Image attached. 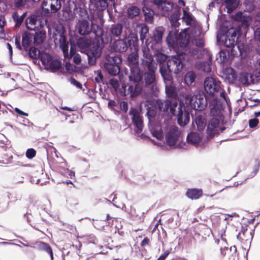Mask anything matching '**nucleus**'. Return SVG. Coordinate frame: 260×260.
<instances>
[{
	"label": "nucleus",
	"mask_w": 260,
	"mask_h": 260,
	"mask_svg": "<svg viewBox=\"0 0 260 260\" xmlns=\"http://www.w3.org/2000/svg\"><path fill=\"white\" fill-rule=\"evenodd\" d=\"M149 126L151 134L157 139L162 140L164 139V131H166V140L167 143L170 146H174L180 136V131L178 128L174 125H167L165 124L160 125L157 122L153 121L150 118Z\"/></svg>",
	"instance_id": "obj_3"
},
{
	"label": "nucleus",
	"mask_w": 260,
	"mask_h": 260,
	"mask_svg": "<svg viewBox=\"0 0 260 260\" xmlns=\"http://www.w3.org/2000/svg\"><path fill=\"white\" fill-rule=\"evenodd\" d=\"M195 123L199 131L204 130L206 126V120L204 115H197L195 119Z\"/></svg>",
	"instance_id": "obj_29"
},
{
	"label": "nucleus",
	"mask_w": 260,
	"mask_h": 260,
	"mask_svg": "<svg viewBox=\"0 0 260 260\" xmlns=\"http://www.w3.org/2000/svg\"><path fill=\"white\" fill-rule=\"evenodd\" d=\"M154 72H155L149 71V73H145L144 80L146 85H148L153 83L155 80Z\"/></svg>",
	"instance_id": "obj_38"
},
{
	"label": "nucleus",
	"mask_w": 260,
	"mask_h": 260,
	"mask_svg": "<svg viewBox=\"0 0 260 260\" xmlns=\"http://www.w3.org/2000/svg\"><path fill=\"white\" fill-rule=\"evenodd\" d=\"M233 18L235 20L241 22L238 35L239 36L245 35L246 32V29L249 25L250 22L251 20V17L250 15L239 12L233 16Z\"/></svg>",
	"instance_id": "obj_13"
},
{
	"label": "nucleus",
	"mask_w": 260,
	"mask_h": 260,
	"mask_svg": "<svg viewBox=\"0 0 260 260\" xmlns=\"http://www.w3.org/2000/svg\"><path fill=\"white\" fill-rule=\"evenodd\" d=\"M148 32V29L147 27L144 26L142 28L141 34V40L143 41V40L146 38V35Z\"/></svg>",
	"instance_id": "obj_48"
},
{
	"label": "nucleus",
	"mask_w": 260,
	"mask_h": 260,
	"mask_svg": "<svg viewBox=\"0 0 260 260\" xmlns=\"http://www.w3.org/2000/svg\"><path fill=\"white\" fill-rule=\"evenodd\" d=\"M175 103H177L175 100L172 101H158L157 102V105L160 110L165 111L168 110L169 108L171 109L173 104Z\"/></svg>",
	"instance_id": "obj_28"
},
{
	"label": "nucleus",
	"mask_w": 260,
	"mask_h": 260,
	"mask_svg": "<svg viewBox=\"0 0 260 260\" xmlns=\"http://www.w3.org/2000/svg\"><path fill=\"white\" fill-rule=\"evenodd\" d=\"M110 83L111 86L115 89L117 90L119 87V83L117 80L115 79H111L110 81Z\"/></svg>",
	"instance_id": "obj_50"
},
{
	"label": "nucleus",
	"mask_w": 260,
	"mask_h": 260,
	"mask_svg": "<svg viewBox=\"0 0 260 260\" xmlns=\"http://www.w3.org/2000/svg\"><path fill=\"white\" fill-rule=\"evenodd\" d=\"M130 114L132 116V120L137 127V129L135 130L136 135L138 137H141L143 136L142 134H141V133L143 129V124L140 113L136 110H132Z\"/></svg>",
	"instance_id": "obj_16"
},
{
	"label": "nucleus",
	"mask_w": 260,
	"mask_h": 260,
	"mask_svg": "<svg viewBox=\"0 0 260 260\" xmlns=\"http://www.w3.org/2000/svg\"><path fill=\"white\" fill-rule=\"evenodd\" d=\"M238 238L250 243L253 238V232L251 230H243L237 236Z\"/></svg>",
	"instance_id": "obj_24"
},
{
	"label": "nucleus",
	"mask_w": 260,
	"mask_h": 260,
	"mask_svg": "<svg viewBox=\"0 0 260 260\" xmlns=\"http://www.w3.org/2000/svg\"><path fill=\"white\" fill-rule=\"evenodd\" d=\"M162 37V31L160 29H156L153 32V41L156 44H158L161 41Z\"/></svg>",
	"instance_id": "obj_39"
},
{
	"label": "nucleus",
	"mask_w": 260,
	"mask_h": 260,
	"mask_svg": "<svg viewBox=\"0 0 260 260\" xmlns=\"http://www.w3.org/2000/svg\"><path fill=\"white\" fill-rule=\"evenodd\" d=\"M222 77L228 83H232L235 80L237 76L232 68H228L223 70Z\"/></svg>",
	"instance_id": "obj_21"
},
{
	"label": "nucleus",
	"mask_w": 260,
	"mask_h": 260,
	"mask_svg": "<svg viewBox=\"0 0 260 260\" xmlns=\"http://www.w3.org/2000/svg\"><path fill=\"white\" fill-rule=\"evenodd\" d=\"M210 113L213 116H220L223 111V107L221 103L216 99H214L210 104Z\"/></svg>",
	"instance_id": "obj_19"
},
{
	"label": "nucleus",
	"mask_w": 260,
	"mask_h": 260,
	"mask_svg": "<svg viewBox=\"0 0 260 260\" xmlns=\"http://www.w3.org/2000/svg\"><path fill=\"white\" fill-rule=\"evenodd\" d=\"M225 226H222L219 227L218 228V235L224 241H225V239L224 237V236H225Z\"/></svg>",
	"instance_id": "obj_46"
},
{
	"label": "nucleus",
	"mask_w": 260,
	"mask_h": 260,
	"mask_svg": "<svg viewBox=\"0 0 260 260\" xmlns=\"http://www.w3.org/2000/svg\"><path fill=\"white\" fill-rule=\"evenodd\" d=\"M81 61V58L79 54H76L74 56V61L76 64H79Z\"/></svg>",
	"instance_id": "obj_54"
},
{
	"label": "nucleus",
	"mask_w": 260,
	"mask_h": 260,
	"mask_svg": "<svg viewBox=\"0 0 260 260\" xmlns=\"http://www.w3.org/2000/svg\"><path fill=\"white\" fill-rule=\"evenodd\" d=\"M202 190L198 189H188L186 194L188 198L191 200H197L202 196Z\"/></svg>",
	"instance_id": "obj_30"
},
{
	"label": "nucleus",
	"mask_w": 260,
	"mask_h": 260,
	"mask_svg": "<svg viewBox=\"0 0 260 260\" xmlns=\"http://www.w3.org/2000/svg\"><path fill=\"white\" fill-rule=\"evenodd\" d=\"M45 37L46 34L44 31L41 30L36 32L35 35H33L34 44L35 45L41 44L45 40Z\"/></svg>",
	"instance_id": "obj_31"
},
{
	"label": "nucleus",
	"mask_w": 260,
	"mask_h": 260,
	"mask_svg": "<svg viewBox=\"0 0 260 260\" xmlns=\"http://www.w3.org/2000/svg\"><path fill=\"white\" fill-rule=\"evenodd\" d=\"M65 66H66V70L68 71L71 72V71H73V66L70 62H67L66 63Z\"/></svg>",
	"instance_id": "obj_55"
},
{
	"label": "nucleus",
	"mask_w": 260,
	"mask_h": 260,
	"mask_svg": "<svg viewBox=\"0 0 260 260\" xmlns=\"http://www.w3.org/2000/svg\"><path fill=\"white\" fill-rule=\"evenodd\" d=\"M204 88L207 94L214 96L220 92V96L225 102L227 103V100L224 92L222 91L221 82L217 79L213 77H207L204 81Z\"/></svg>",
	"instance_id": "obj_6"
},
{
	"label": "nucleus",
	"mask_w": 260,
	"mask_h": 260,
	"mask_svg": "<svg viewBox=\"0 0 260 260\" xmlns=\"http://www.w3.org/2000/svg\"><path fill=\"white\" fill-rule=\"evenodd\" d=\"M231 52L233 54L236 55H243L245 52V46L243 43L240 41L238 42L233 46L232 48Z\"/></svg>",
	"instance_id": "obj_25"
},
{
	"label": "nucleus",
	"mask_w": 260,
	"mask_h": 260,
	"mask_svg": "<svg viewBox=\"0 0 260 260\" xmlns=\"http://www.w3.org/2000/svg\"><path fill=\"white\" fill-rule=\"evenodd\" d=\"M61 7L60 0H44L42 4V10L47 16L57 12Z\"/></svg>",
	"instance_id": "obj_11"
},
{
	"label": "nucleus",
	"mask_w": 260,
	"mask_h": 260,
	"mask_svg": "<svg viewBox=\"0 0 260 260\" xmlns=\"http://www.w3.org/2000/svg\"><path fill=\"white\" fill-rule=\"evenodd\" d=\"M59 45L60 48L62 49L65 56L71 57L74 53L72 48H71L70 55H68V43L64 36L60 35L59 39Z\"/></svg>",
	"instance_id": "obj_22"
},
{
	"label": "nucleus",
	"mask_w": 260,
	"mask_h": 260,
	"mask_svg": "<svg viewBox=\"0 0 260 260\" xmlns=\"http://www.w3.org/2000/svg\"><path fill=\"white\" fill-rule=\"evenodd\" d=\"M153 45H150L149 44L146 46H144L143 48V57L142 59H147L149 58H152V55L150 51V49H153Z\"/></svg>",
	"instance_id": "obj_37"
},
{
	"label": "nucleus",
	"mask_w": 260,
	"mask_h": 260,
	"mask_svg": "<svg viewBox=\"0 0 260 260\" xmlns=\"http://www.w3.org/2000/svg\"><path fill=\"white\" fill-rule=\"evenodd\" d=\"M92 43V41L87 37H82L77 40V46L81 49H87Z\"/></svg>",
	"instance_id": "obj_26"
},
{
	"label": "nucleus",
	"mask_w": 260,
	"mask_h": 260,
	"mask_svg": "<svg viewBox=\"0 0 260 260\" xmlns=\"http://www.w3.org/2000/svg\"><path fill=\"white\" fill-rule=\"evenodd\" d=\"M250 76L247 73H243L240 77L239 80L243 84H249L251 80Z\"/></svg>",
	"instance_id": "obj_44"
},
{
	"label": "nucleus",
	"mask_w": 260,
	"mask_h": 260,
	"mask_svg": "<svg viewBox=\"0 0 260 260\" xmlns=\"http://www.w3.org/2000/svg\"><path fill=\"white\" fill-rule=\"evenodd\" d=\"M71 82L72 84L76 86L77 88L81 89L82 85L75 79H72L71 81Z\"/></svg>",
	"instance_id": "obj_53"
},
{
	"label": "nucleus",
	"mask_w": 260,
	"mask_h": 260,
	"mask_svg": "<svg viewBox=\"0 0 260 260\" xmlns=\"http://www.w3.org/2000/svg\"><path fill=\"white\" fill-rule=\"evenodd\" d=\"M183 12L182 19L189 27L181 31L174 39L172 38L173 35L170 33L167 38L168 44L173 47L180 46L185 48L189 42H192L197 46H203L204 42L201 32V26L185 10Z\"/></svg>",
	"instance_id": "obj_1"
},
{
	"label": "nucleus",
	"mask_w": 260,
	"mask_h": 260,
	"mask_svg": "<svg viewBox=\"0 0 260 260\" xmlns=\"http://www.w3.org/2000/svg\"><path fill=\"white\" fill-rule=\"evenodd\" d=\"M237 35L233 29H230L225 35H220L218 34L217 38V40L221 42L225 47L233 48L237 40Z\"/></svg>",
	"instance_id": "obj_12"
},
{
	"label": "nucleus",
	"mask_w": 260,
	"mask_h": 260,
	"mask_svg": "<svg viewBox=\"0 0 260 260\" xmlns=\"http://www.w3.org/2000/svg\"><path fill=\"white\" fill-rule=\"evenodd\" d=\"M103 48L102 42L99 37H95L88 49L85 50V53L88 56V63L90 65H94L96 60L100 57Z\"/></svg>",
	"instance_id": "obj_8"
},
{
	"label": "nucleus",
	"mask_w": 260,
	"mask_h": 260,
	"mask_svg": "<svg viewBox=\"0 0 260 260\" xmlns=\"http://www.w3.org/2000/svg\"><path fill=\"white\" fill-rule=\"evenodd\" d=\"M138 41V37L136 35L132 34L124 40H118L115 41L113 45V49L117 52H125L128 46L133 45L135 47Z\"/></svg>",
	"instance_id": "obj_9"
},
{
	"label": "nucleus",
	"mask_w": 260,
	"mask_h": 260,
	"mask_svg": "<svg viewBox=\"0 0 260 260\" xmlns=\"http://www.w3.org/2000/svg\"><path fill=\"white\" fill-rule=\"evenodd\" d=\"M169 251H166L158 258L157 260H165V258L169 255Z\"/></svg>",
	"instance_id": "obj_56"
},
{
	"label": "nucleus",
	"mask_w": 260,
	"mask_h": 260,
	"mask_svg": "<svg viewBox=\"0 0 260 260\" xmlns=\"http://www.w3.org/2000/svg\"><path fill=\"white\" fill-rule=\"evenodd\" d=\"M75 27L78 32L82 35L88 34L91 30L89 23L84 19L78 20Z\"/></svg>",
	"instance_id": "obj_17"
},
{
	"label": "nucleus",
	"mask_w": 260,
	"mask_h": 260,
	"mask_svg": "<svg viewBox=\"0 0 260 260\" xmlns=\"http://www.w3.org/2000/svg\"><path fill=\"white\" fill-rule=\"evenodd\" d=\"M6 21L4 18L3 16L0 17V27L3 28V27L5 25Z\"/></svg>",
	"instance_id": "obj_59"
},
{
	"label": "nucleus",
	"mask_w": 260,
	"mask_h": 260,
	"mask_svg": "<svg viewBox=\"0 0 260 260\" xmlns=\"http://www.w3.org/2000/svg\"><path fill=\"white\" fill-rule=\"evenodd\" d=\"M46 22V20L41 19L40 17H38L35 15L29 17L25 21L26 27L32 30L43 27Z\"/></svg>",
	"instance_id": "obj_14"
},
{
	"label": "nucleus",
	"mask_w": 260,
	"mask_h": 260,
	"mask_svg": "<svg viewBox=\"0 0 260 260\" xmlns=\"http://www.w3.org/2000/svg\"><path fill=\"white\" fill-rule=\"evenodd\" d=\"M122 26L121 25H116L112 27L111 29V33L116 37L119 36L122 31Z\"/></svg>",
	"instance_id": "obj_45"
},
{
	"label": "nucleus",
	"mask_w": 260,
	"mask_h": 260,
	"mask_svg": "<svg viewBox=\"0 0 260 260\" xmlns=\"http://www.w3.org/2000/svg\"><path fill=\"white\" fill-rule=\"evenodd\" d=\"M153 3L157 5L159 9L165 11H168L172 8L170 3H167L165 0H153Z\"/></svg>",
	"instance_id": "obj_33"
},
{
	"label": "nucleus",
	"mask_w": 260,
	"mask_h": 260,
	"mask_svg": "<svg viewBox=\"0 0 260 260\" xmlns=\"http://www.w3.org/2000/svg\"><path fill=\"white\" fill-rule=\"evenodd\" d=\"M225 7L229 13H231L239 5L238 0H227L225 1Z\"/></svg>",
	"instance_id": "obj_34"
},
{
	"label": "nucleus",
	"mask_w": 260,
	"mask_h": 260,
	"mask_svg": "<svg viewBox=\"0 0 260 260\" xmlns=\"http://www.w3.org/2000/svg\"><path fill=\"white\" fill-rule=\"evenodd\" d=\"M15 44H16V47L18 48H19V49H20L21 46H20V42H19V41L17 40V38L15 39Z\"/></svg>",
	"instance_id": "obj_64"
},
{
	"label": "nucleus",
	"mask_w": 260,
	"mask_h": 260,
	"mask_svg": "<svg viewBox=\"0 0 260 260\" xmlns=\"http://www.w3.org/2000/svg\"><path fill=\"white\" fill-rule=\"evenodd\" d=\"M148 239L147 238H144L143 240L142 241L141 245L142 246H145L148 243Z\"/></svg>",
	"instance_id": "obj_63"
},
{
	"label": "nucleus",
	"mask_w": 260,
	"mask_h": 260,
	"mask_svg": "<svg viewBox=\"0 0 260 260\" xmlns=\"http://www.w3.org/2000/svg\"><path fill=\"white\" fill-rule=\"evenodd\" d=\"M171 23L173 25H174L175 26H178V23L177 22V19H173V18H171Z\"/></svg>",
	"instance_id": "obj_61"
},
{
	"label": "nucleus",
	"mask_w": 260,
	"mask_h": 260,
	"mask_svg": "<svg viewBox=\"0 0 260 260\" xmlns=\"http://www.w3.org/2000/svg\"><path fill=\"white\" fill-rule=\"evenodd\" d=\"M186 107L184 101L180 100V103H173L171 107V113L178 117V123L181 126H184L189 121V112L185 108Z\"/></svg>",
	"instance_id": "obj_7"
},
{
	"label": "nucleus",
	"mask_w": 260,
	"mask_h": 260,
	"mask_svg": "<svg viewBox=\"0 0 260 260\" xmlns=\"http://www.w3.org/2000/svg\"><path fill=\"white\" fill-rule=\"evenodd\" d=\"M166 84V92L168 96L174 98L177 95L178 89L175 87L174 84L172 82V77L171 73H170V79H164Z\"/></svg>",
	"instance_id": "obj_18"
},
{
	"label": "nucleus",
	"mask_w": 260,
	"mask_h": 260,
	"mask_svg": "<svg viewBox=\"0 0 260 260\" xmlns=\"http://www.w3.org/2000/svg\"><path fill=\"white\" fill-rule=\"evenodd\" d=\"M61 67V63L57 59H52L46 70L55 72Z\"/></svg>",
	"instance_id": "obj_35"
},
{
	"label": "nucleus",
	"mask_w": 260,
	"mask_h": 260,
	"mask_svg": "<svg viewBox=\"0 0 260 260\" xmlns=\"http://www.w3.org/2000/svg\"><path fill=\"white\" fill-rule=\"evenodd\" d=\"M29 54L31 58H38L40 57L41 53L37 48L31 47L29 49Z\"/></svg>",
	"instance_id": "obj_43"
},
{
	"label": "nucleus",
	"mask_w": 260,
	"mask_h": 260,
	"mask_svg": "<svg viewBox=\"0 0 260 260\" xmlns=\"http://www.w3.org/2000/svg\"><path fill=\"white\" fill-rule=\"evenodd\" d=\"M105 67L108 73L113 76L117 75L120 71L119 64L121 62V58L117 55H107Z\"/></svg>",
	"instance_id": "obj_10"
},
{
	"label": "nucleus",
	"mask_w": 260,
	"mask_h": 260,
	"mask_svg": "<svg viewBox=\"0 0 260 260\" xmlns=\"http://www.w3.org/2000/svg\"><path fill=\"white\" fill-rule=\"evenodd\" d=\"M36 154V152L35 150L32 148H30L26 151V156L29 159H31L35 156Z\"/></svg>",
	"instance_id": "obj_47"
},
{
	"label": "nucleus",
	"mask_w": 260,
	"mask_h": 260,
	"mask_svg": "<svg viewBox=\"0 0 260 260\" xmlns=\"http://www.w3.org/2000/svg\"><path fill=\"white\" fill-rule=\"evenodd\" d=\"M131 83L124 88V95L130 94L132 97L138 96L141 93L142 87V74L137 71L133 72V74L129 76Z\"/></svg>",
	"instance_id": "obj_4"
},
{
	"label": "nucleus",
	"mask_w": 260,
	"mask_h": 260,
	"mask_svg": "<svg viewBox=\"0 0 260 260\" xmlns=\"http://www.w3.org/2000/svg\"><path fill=\"white\" fill-rule=\"evenodd\" d=\"M98 1L100 3L102 10L105 9L108 7V5L106 0H98Z\"/></svg>",
	"instance_id": "obj_52"
},
{
	"label": "nucleus",
	"mask_w": 260,
	"mask_h": 260,
	"mask_svg": "<svg viewBox=\"0 0 260 260\" xmlns=\"http://www.w3.org/2000/svg\"><path fill=\"white\" fill-rule=\"evenodd\" d=\"M148 32V29L147 27L144 26L142 28L141 34V40L143 41V40L146 38V35Z\"/></svg>",
	"instance_id": "obj_49"
},
{
	"label": "nucleus",
	"mask_w": 260,
	"mask_h": 260,
	"mask_svg": "<svg viewBox=\"0 0 260 260\" xmlns=\"http://www.w3.org/2000/svg\"><path fill=\"white\" fill-rule=\"evenodd\" d=\"M202 138V135L196 132H192L188 135L187 140L188 143L197 145L199 144Z\"/></svg>",
	"instance_id": "obj_23"
},
{
	"label": "nucleus",
	"mask_w": 260,
	"mask_h": 260,
	"mask_svg": "<svg viewBox=\"0 0 260 260\" xmlns=\"http://www.w3.org/2000/svg\"><path fill=\"white\" fill-rule=\"evenodd\" d=\"M7 46L8 49H9L10 56H11L12 55V53H13L12 47L9 43L7 44Z\"/></svg>",
	"instance_id": "obj_60"
},
{
	"label": "nucleus",
	"mask_w": 260,
	"mask_h": 260,
	"mask_svg": "<svg viewBox=\"0 0 260 260\" xmlns=\"http://www.w3.org/2000/svg\"><path fill=\"white\" fill-rule=\"evenodd\" d=\"M98 76V77L95 78V81L96 82L100 83L102 82L103 76L101 73H99Z\"/></svg>",
	"instance_id": "obj_58"
},
{
	"label": "nucleus",
	"mask_w": 260,
	"mask_h": 260,
	"mask_svg": "<svg viewBox=\"0 0 260 260\" xmlns=\"http://www.w3.org/2000/svg\"><path fill=\"white\" fill-rule=\"evenodd\" d=\"M157 61L160 64L159 71L164 79H170L172 72L178 74L182 70L184 61L190 60L188 55L181 52L175 56L168 58L163 53H158L156 55Z\"/></svg>",
	"instance_id": "obj_2"
},
{
	"label": "nucleus",
	"mask_w": 260,
	"mask_h": 260,
	"mask_svg": "<svg viewBox=\"0 0 260 260\" xmlns=\"http://www.w3.org/2000/svg\"><path fill=\"white\" fill-rule=\"evenodd\" d=\"M259 121L258 120L255 118L249 120V126L251 128L254 127L258 124Z\"/></svg>",
	"instance_id": "obj_51"
},
{
	"label": "nucleus",
	"mask_w": 260,
	"mask_h": 260,
	"mask_svg": "<svg viewBox=\"0 0 260 260\" xmlns=\"http://www.w3.org/2000/svg\"><path fill=\"white\" fill-rule=\"evenodd\" d=\"M218 124L219 121L216 118H213L210 120L207 129L208 137H212L218 133Z\"/></svg>",
	"instance_id": "obj_20"
},
{
	"label": "nucleus",
	"mask_w": 260,
	"mask_h": 260,
	"mask_svg": "<svg viewBox=\"0 0 260 260\" xmlns=\"http://www.w3.org/2000/svg\"><path fill=\"white\" fill-rule=\"evenodd\" d=\"M196 78V75L194 72L188 71L184 76V82L188 85H191L194 81Z\"/></svg>",
	"instance_id": "obj_32"
},
{
	"label": "nucleus",
	"mask_w": 260,
	"mask_h": 260,
	"mask_svg": "<svg viewBox=\"0 0 260 260\" xmlns=\"http://www.w3.org/2000/svg\"><path fill=\"white\" fill-rule=\"evenodd\" d=\"M74 17V14L69 9H65L63 11V20L65 21L71 20Z\"/></svg>",
	"instance_id": "obj_42"
},
{
	"label": "nucleus",
	"mask_w": 260,
	"mask_h": 260,
	"mask_svg": "<svg viewBox=\"0 0 260 260\" xmlns=\"http://www.w3.org/2000/svg\"><path fill=\"white\" fill-rule=\"evenodd\" d=\"M142 64L148 68L149 71L155 72L157 69L156 65L154 63L153 58L141 59Z\"/></svg>",
	"instance_id": "obj_27"
},
{
	"label": "nucleus",
	"mask_w": 260,
	"mask_h": 260,
	"mask_svg": "<svg viewBox=\"0 0 260 260\" xmlns=\"http://www.w3.org/2000/svg\"><path fill=\"white\" fill-rule=\"evenodd\" d=\"M33 38L32 34H24L22 37V45L24 46H28L31 44Z\"/></svg>",
	"instance_id": "obj_40"
},
{
	"label": "nucleus",
	"mask_w": 260,
	"mask_h": 260,
	"mask_svg": "<svg viewBox=\"0 0 260 260\" xmlns=\"http://www.w3.org/2000/svg\"><path fill=\"white\" fill-rule=\"evenodd\" d=\"M139 13V9L136 6H132L128 9V16L131 18L138 16Z\"/></svg>",
	"instance_id": "obj_41"
},
{
	"label": "nucleus",
	"mask_w": 260,
	"mask_h": 260,
	"mask_svg": "<svg viewBox=\"0 0 260 260\" xmlns=\"http://www.w3.org/2000/svg\"><path fill=\"white\" fill-rule=\"evenodd\" d=\"M5 37V34L3 28L0 27V39H3Z\"/></svg>",
	"instance_id": "obj_62"
},
{
	"label": "nucleus",
	"mask_w": 260,
	"mask_h": 260,
	"mask_svg": "<svg viewBox=\"0 0 260 260\" xmlns=\"http://www.w3.org/2000/svg\"><path fill=\"white\" fill-rule=\"evenodd\" d=\"M181 100L184 101L186 107L190 106L196 110H203L207 105V100L203 94L192 95L191 94H184Z\"/></svg>",
	"instance_id": "obj_5"
},
{
	"label": "nucleus",
	"mask_w": 260,
	"mask_h": 260,
	"mask_svg": "<svg viewBox=\"0 0 260 260\" xmlns=\"http://www.w3.org/2000/svg\"><path fill=\"white\" fill-rule=\"evenodd\" d=\"M15 111L19 114L21 115H22V116H28V114L26 113H25L24 112H23L22 111H21V110H20L19 109H18V108H15Z\"/></svg>",
	"instance_id": "obj_57"
},
{
	"label": "nucleus",
	"mask_w": 260,
	"mask_h": 260,
	"mask_svg": "<svg viewBox=\"0 0 260 260\" xmlns=\"http://www.w3.org/2000/svg\"><path fill=\"white\" fill-rule=\"evenodd\" d=\"M135 51L131 53L127 57V63L131 68V75L133 74L134 72H139L141 73L138 68L139 64V55L138 52V49L135 46Z\"/></svg>",
	"instance_id": "obj_15"
},
{
	"label": "nucleus",
	"mask_w": 260,
	"mask_h": 260,
	"mask_svg": "<svg viewBox=\"0 0 260 260\" xmlns=\"http://www.w3.org/2000/svg\"><path fill=\"white\" fill-rule=\"evenodd\" d=\"M40 58L45 69H46L47 66H49L50 62L52 59L51 56L46 52H42Z\"/></svg>",
	"instance_id": "obj_36"
}]
</instances>
